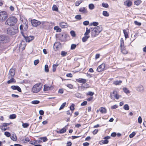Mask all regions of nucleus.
I'll return each mask as SVG.
<instances>
[{
	"instance_id": "f257e3e1",
	"label": "nucleus",
	"mask_w": 146,
	"mask_h": 146,
	"mask_svg": "<svg viewBox=\"0 0 146 146\" xmlns=\"http://www.w3.org/2000/svg\"><path fill=\"white\" fill-rule=\"evenodd\" d=\"M102 31V27L101 26H97L95 27L91 28V36L95 37L98 35Z\"/></svg>"
},
{
	"instance_id": "f03ea898",
	"label": "nucleus",
	"mask_w": 146,
	"mask_h": 146,
	"mask_svg": "<svg viewBox=\"0 0 146 146\" xmlns=\"http://www.w3.org/2000/svg\"><path fill=\"white\" fill-rule=\"evenodd\" d=\"M17 21V19L14 16L9 17L6 21L5 24L10 26L14 25Z\"/></svg>"
},
{
	"instance_id": "7ed1b4c3",
	"label": "nucleus",
	"mask_w": 146,
	"mask_h": 146,
	"mask_svg": "<svg viewBox=\"0 0 146 146\" xmlns=\"http://www.w3.org/2000/svg\"><path fill=\"white\" fill-rule=\"evenodd\" d=\"M42 88L41 83H38L34 85L33 86L31 91L32 92L36 93L39 92Z\"/></svg>"
},
{
	"instance_id": "20e7f679",
	"label": "nucleus",
	"mask_w": 146,
	"mask_h": 146,
	"mask_svg": "<svg viewBox=\"0 0 146 146\" xmlns=\"http://www.w3.org/2000/svg\"><path fill=\"white\" fill-rule=\"evenodd\" d=\"M8 17L7 13L5 11H2L0 12V22L5 21Z\"/></svg>"
},
{
	"instance_id": "39448f33",
	"label": "nucleus",
	"mask_w": 146,
	"mask_h": 146,
	"mask_svg": "<svg viewBox=\"0 0 146 146\" xmlns=\"http://www.w3.org/2000/svg\"><path fill=\"white\" fill-rule=\"evenodd\" d=\"M18 31L17 29H14L12 27L8 28L7 30V33L9 35H13L17 33Z\"/></svg>"
},
{
	"instance_id": "423d86ee",
	"label": "nucleus",
	"mask_w": 146,
	"mask_h": 146,
	"mask_svg": "<svg viewBox=\"0 0 146 146\" xmlns=\"http://www.w3.org/2000/svg\"><path fill=\"white\" fill-rule=\"evenodd\" d=\"M110 96L111 99L114 98L118 100L121 97V96L118 94V93L116 91L114 90L112 94H110Z\"/></svg>"
},
{
	"instance_id": "0eeeda50",
	"label": "nucleus",
	"mask_w": 146,
	"mask_h": 146,
	"mask_svg": "<svg viewBox=\"0 0 146 146\" xmlns=\"http://www.w3.org/2000/svg\"><path fill=\"white\" fill-rule=\"evenodd\" d=\"M31 23L33 26L36 27L42 23L43 24L45 23L44 22H42V23L36 20H33L31 21Z\"/></svg>"
},
{
	"instance_id": "6e6552de",
	"label": "nucleus",
	"mask_w": 146,
	"mask_h": 146,
	"mask_svg": "<svg viewBox=\"0 0 146 146\" xmlns=\"http://www.w3.org/2000/svg\"><path fill=\"white\" fill-rule=\"evenodd\" d=\"M15 74V69L14 68H11L9 70L8 78L10 79L11 77H13Z\"/></svg>"
},
{
	"instance_id": "1a4fd4ad",
	"label": "nucleus",
	"mask_w": 146,
	"mask_h": 146,
	"mask_svg": "<svg viewBox=\"0 0 146 146\" xmlns=\"http://www.w3.org/2000/svg\"><path fill=\"white\" fill-rule=\"evenodd\" d=\"M105 66V64L102 63L98 67L97 70L98 72H101L104 70Z\"/></svg>"
},
{
	"instance_id": "9d476101",
	"label": "nucleus",
	"mask_w": 146,
	"mask_h": 146,
	"mask_svg": "<svg viewBox=\"0 0 146 146\" xmlns=\"http://www.w3.org/2000/svg\"><path fill=\"white\" fill-rule=\"evenodd\" d=\"M53 89V87L52 86L48 85V84H45L44 85V91H48L51 90Z\"/></svg>"
},
{
	"instance_id": "9b49d317",
	"label": "nucleus",
	"mask_w": 146,
	"mask_h": 146,
	"mask_svg": "<svg viewBox=\"0 0 146 146\" xmlns=\"http://www.w3.org/2000/svg\"><path fill=\"white\" fill-rule=\"evenodd\" d=\"M28 24L21 25L20 26V28L21 30H23L24 31H26L28 29Z\"/></svg>"
},
{
	"instance_id": "f8f14e48",
	"label": "nucleus",
	"mask_w": 146,
	"mask_h": 146,
	"mask_svg": "<svg viewBox=\"0 0 146 146\" xmlns=\"http://www.w3.org/2000/svg\"><path fill=\"white\" fill-rule=\"evenodd\" d=\"M23 36L26 42H30L32 40H33L34 38V37L33 36H25L23 35Z\"/></svg>"
},
{
	"instance_id": "ddd939ff",
	"label": "nucleus",
	"mask_w": 146,
	"mask_h": 146,
	"mask_svg": "<svg viewBox=\"0 0 146 146\" xmlns=\"http://www.w3.org/2000/svg\"><path fill=\"white\" fill-rule=\"evenodd\" d=\"M124 5L128 7L131 6L132 5V2L130 0H127L124 3Z\"/></svg>"
},
{
	"instance_id": "4468645a",
	"label": "nucleus",
	"mask_w": 146,
	"mask_h": 146,
	"mask_svg": "<svg viewBox=\"0 0 146 146\" xmlns=\"http://www.w3.org/2000/svg\"><path fill=\"white\" fill-rule=\"evenodd\" d=\"M7 42L6 40L5 39V36L1 35L0 36V43H6Z\"/></svg>"
},
{
	"instance_id": "2eb2a0df",
	"label": "nucleus",
	"mask_w": 146,
	"mask_h": 146,
	"mask_svg": "<svg viewBox=\"0 0 146 146\" xmlns=\"http://www.w3.org/2000/svg\"><path fill=\"white\" fill-rule=\"evenodd\" d=\"M11 88L13 90H17L19 92H21V88L17 86H11Z\"/></svg>"
},
{
	"instance_id": "dca6fc26",
	"label": "nucleus",
	"mask_w": 146,
	"mask_h": 146,
	"mask_svg": "<svg viewBox=\"0 0 146 146\" xmlns=\"http://www.w3.org/2000/svg\"><path fill=\"white\" fill-rule=\"evenodd\" d=\"M136 90L138 92H143L144 91V89L142 85H140L137 87Z\"/></svg>"
},
{
	"instance_id": "f3484780",
	"label": "nucleus",
	"mask_w": 146,
	"mask_h": 146,
	"mask_svg": "<svg viewBox=\"0 0 146 146\" xmlns=\"http://www.w3.org/2000/svg\"><path fill=\"white\" fill-rule=\"evenodd\" d=\"M26 46L25 42L24 41H22L21 42L19 46L20 48L22 50H24Z\"/></svg>"
},
{
	"instance_id": "a211bd4d",
	"label": "nucleus",
	"mask_w": 146,
	"mask_h": 146,
	"mask_svg": "<svg viewBox=\"0 0 146 146\" xmlns=\"http://www.w3.org/2000/svg\"><path fill=\"white\" fill-rule=\"evenodd\" d=\"M77 81L80 83H85L86 82V79L81 78H79L77 79Z\"/></svg>"
},
{
	"instance_id": "6ab92c4d",
	"label": "nucleus",
	"mask_w": 146,
	"mask_h": 146,
	"mask_svg": "<svg viewBox=\"0 0 146 146\" xmlns=\"http://www.w3.org/2000/svg\"><path fill=\"white\" fill-rule=\"evenodd\" d=\"M99 110L102 113H106L107 112V110L105 108L101 107L100 108Z\"/></svg>"
},
{
	"instance_id": "aec40b11",
	"label": "nucleus",
	"mask_w": 146,
	"mask_h": 146,
	"mask_svg": "<svg viewBox=\"0 0 146 146\" xmlns=\"http://www.w3.org/2000/svg\"><path fill=\"white\" fill-rule=\"evenodd\" d=\"M122 83V81L121 80L115 81L113 82V84L115 85H119Z\"/></svg>"
},
{
	"instance_id": "412c9836",
	"label": "nucleus",
	"mask_w": 146,
	"mask_h": 146,
	"mask_svg": "<svg viewBox=\"0 0 146 146\" xmlns=\"http://www.w3.org/2000/svg\"><path fill=\"white\" fill-rule=\"evenodd\" d=\"M10 79L8 80L7 82V83L8 84H9L11 83L15 82L16 80L13 77H11V78Z\"/></svg>"
},
{
	"instance_id": "4be33fe9",
	"label": "nucleus",
	"mask_w": 146,
	"mask_h": 146,
	"mask_svg": "<svg viewBox=\"0 0 146 146\" xmlns=\"http://www.w3.org/2000/svg\"><path fill=\"white\" fill-rule=\"evenodd\" d=\"M60 25L62 28H65L67 26V24L64 22H61L60 23Z\"/></svg>"
},
{
	"instance_id": "5701e85b",
	"label": "nucleus",
	"mask_w": 146,
	"mask_h": 146,
	"mask_svg": "<svg viewBox=\"0 0 146 146\" xmlns=\"http://www.w3.org/2000/svg\"><path fill=\"white\" fill-rule=\"evenodd\" d=\"M28 24L27 20L25 18L22 19L21 20V25Z\"/></svg>"
},
{
	"instance_id": "b1692460",
	"label": "nucleus",
	"mask_w": 146,
	"mask_h": 146,
	"mask_svg": "<svg viewBox=\"0 0 146 146\" xmlns=\"http://www.w3.org/2000/svg\"><path fill=\"white\" fill-rule=\"evenodd\" d=\"M91 31V28L90 29H88V28H86V32L84 33V35L89 36V35Z\"/></svg>"
},
{
	"instance_id": "393cba45",
	"label": "nucleus",
	"mask_w": 146,
	"mask_h": 146,
	"mask_svg": "<svg viewBox=\"0 0 146 146\" xmlns=\"http://www.w3.org/2000/svg\"><path fill=\"white\" fill-rule=\"evenodd\" d=\"M89 37L90 36L85 35V36L82 38V40L83 42H85L87 40Z\"/></svg>"
},
{
	"instance_id": "a878e982",
	"label": "nucleus",
	"mask_w": 146,
	"mask_h": 146,
	"mask_svg": "<svg viewBox=\"0 0 146 146\" xmlns=\"http://www.w3.org/2000/svg\"><path fill=\"white\" fill-rule=\"evenodd\" d=\"M66 131V129L65 128H63L60 130L57 131L58 133H62L65 132Z\"/></svg>"
},
{
	"instance_id": "bb28decb",
	"label": "nucleus",
	"mask_w": 146,
	"mask_h": 146,
	"mask_svg": "<svg viewBox=\"0 0 146 146\" xmlns=\"http://www.w3.org/2000/svg\"><path fill=\"white\" fill-rule=\"evenodd\" d=\"M121 52L123 54H126L127 53V51L124 49V47H121Z\"/></svg>"
},
{
	"instance_id": "cd10ccee",
	"label": "nucleus",
	"mask_w": 146,
	"mask_h": 146,
	"mask_svg": "<svg viewBox=\"0 0 146 146\" xmlns=\"http://www.w3.org/2000/svg\"><path fill=\"white\" fill-rule=\"evenodd\" d=\"M11 138L13 141H16L17 140L16 136L15 134H13L11 136Z\"/></svg>"
},
{
	"instance_id": "c85d7f7f",
	"label": "nucleus",
	"mask_w": 146,
	"mask_h": 146,
	"mask_svg": "<svg viewBox=\"0 0 146 146\" xmlns=\"http://www.w3.org/2000/svg\"><path fill=\"white\" fill-rule=\"evenodd\" d=\"M79 11L83 13H86V11L84 7L81 8L79 9Z\"/></svg>"
},
{
	"instance_id": "c756f323",
	"label": "nucleus",
	"mask_w": 146,
	"mask_h": 146,
	"mask_svg": "<svg viewBox=\"0 0 146 146\" xmlns=\"http://www.w3.org/2000/svg\"><path fill=\"white\" fill-rule=\"evenodd\" d=\"M102 15L105 17H108L109 16V14L107 11H104L102 13Z\"/></svg>"
},
{
	"instance_id": "7c9ffc66",
	"label": "nucleus",
	"mask_w": 146,
	"mask_h": 146,
	"mask_svg": "<svg viewBox=\"0 0 146 146\" xmlns=\"http://www.w3.org/2000/svg\"><path fill=\"white\" fill-rule=\"evenodd\" d=\"M74 96L76 97L77 98H81L82 97V95L78 93H76L74 94Z\"/></svg>"
},
{
	"instance_id": "2f4dec72",
	"label": "nucleus",
	"mask_w": 146,
	"mask_h": 146,
	"mask_svg": "<svg viewBox=\"0 0 146 146\" xmlns=\"http://www.w3.org/2000/svg\"><path fill=\"white\" fill-rule=\"evenodd\" d=\"M58 64H54L52 66V71L55 72L56 70V68Z\"/></svg>"
},
{
	"instance_id": "473e14b6",
	"label": "nucleus",
	"mask_w": 146,
	"mask_h": 146,
	"mask_svg": "<svg viewBox=\"0 0 146 146\" xmlns=\"http://www.w3.org/2000/svg\"><path fill=\"white\" fill-rule=\"evenodd\" d=\"M124 46V40L123 38H121L120 40V48Z\"/></svg>"
},
{
	"instance_id": "72a5a7b5",
	"label": "nucleus",
	"mask_w": 146,
	"mask_h": 146,
	"mask_svg": "<svg viewBox=\"0 0 146 146\" xmlns=\"http://www.w3.org/2000/svg\"><path fill=\"white\" fill-rule=\"evenodd\" d=\"M109 141L108 140L105 139L104 140H102L100 142V144H106L108 143Z\"/></svg>"
},
{
	"instance_id": "f704fd0d",
	"label": "nucleus",
	"mask_w": 146,
	"mask_h": 146,
	"mask_svg": "<svg viewBox=\"0 0 146 146\" xmlns=\"http://www.w3.org/2000/svg\"><path fill=\"white\" fill-rule=\"evenodd\" d=\"M94 6L93 4L91 3L89 5V9L90 10H92L94 8Z\"/></svg>"
},
{
	"instance_id": "c9c22d12",
	"label": "nucleus",
	"mask_w": 146,
	"mask_h": 146,
	"mask_svg": "<svg viewBox=\"0 0 146 146\" xmlns=\"http://www.w3.org/2000/svg\"><path fill=\"white\" fill-rule=\"evenodd\" d=\"M52 10L54 11H57L58 10V9L56 5H54L52 7Z\"/></svg>"
},
{
	"instance_id": "e433bc0d",
	"label": "nucleus",
	"mask_w": 146,
	"mask_h": 146,
	"mask_svg": "<svg viewBox=\"0 0 146 146\" xmlns=\"http://www.w3.org/2000/svg\"><path fill=\"white\" fill-rule=\"evenodd\" d=\"M141 2V0H138L134 2V4L137 5H139Z\"/></svg>"
},
{
	"instance_id": "4c0bfd02",
	"label": "nucleus",
	"mask_w": 146,
	"mask_h": 146,
	"mask_svg": "<svg viewBox=\"0 0 146 146\" xmlns=\"http://www.w3.org/2000/svg\"><path fill=\"white\" fill-rule=\"evenodd\" d=\"M23 127L24 128H27L29 126V124L28 123H23L22 124Z\"/></svg>"
},
{
	"instance_id": "58836bf2",
	"label": "nucleus",
	"mask_w": 146,
	"mask_h": 146,
	"mask_svg": "<svg viewBox=\"0 0 146 146\" xmlns=\"http://www.w3.org/2000/svg\"><path fill=\"white\" fill-rule=\"evenodd\" d=\"M59 44V43L58 42H55L54 44L53 45V48H56V49H58V44Z\"/></svg>"
},
{
	"instance_id": "ea45409f",
	"label": "nucleus",
	"mask_w": 146,
	"mask_h": 146,
	"mask_svg": "<svg viewBox=\"0 0 146 146\" xmlns=\"http://www.w3.org/2000/svg\"><path fill=\"white\" fill-rule=\"evenodd\" d=\"M16 115L15 114L11 115L9 116V118L11 119H14L16 118Z\"/></svg>"
},
{
	"instance_id": "a19ab883",
	"label": "nucleus",
	"mask_w": 146,
	"mask_h": 146,
	"mask_svg": "<svg viewBox=\"0 0 146 146\" xmlns=\"http://www.w3.org/2000/svg\"><path fill=\"white\" fill-rule=\"evenodd\" d=\"M44 70L46 72H49L48 66V65L46 64L44 66Z\"/></svg>"
},
{
	"instance_id": "79ce46f5",
	"label": "nucleus",
	"mask_w": 146,
	"mask_h": 146,
	"mask_svg": "<svg viewBox=\"0 0 146 146\" xmlns=\"http://www.w3.org/2000/svg\"><path fill=\"white\" fill-rule=\"evenodd\" d=\"M123 108L125 110H128L129 109V107L128 105L127 104L123 106Z\"/></svg>"
},
{
	"instance_id": "37998d69",
	"label": "nucleus",
	"mask_w": 146,
	"mask_h": 146,
	"mask_svg": "<svg viewBox=\"0 0 146 146\" xmlns=\"http://www.w3.org/2000/svg\"><path fill=\"white\" fill-rule=\"evenodd\" d=\"M102 5L104 7L107 8L109 7V5L107 3H102Z\"/></svg>"
},
{
	"instance_id": "c03bdc74",
	"label": "nucleus",
	"mask_w": 146,
	"mask_h": 146,
	"mask_svg": "<svg viewBox=\"0 0 146 146\" xmlns=\"http://www.w3.org/2000/svg\"><path fill=\"white\" fill-rule=\"evenodd\" d=\"M123 91L126 94H128L130 93L129 90L126 88H123Z\"/></svg>"
},
{
	"instance_id": "a18cd8bd",
	"label": "nucleus",
	"mask_w": 146,
	"mask_h": 146,
	"mask_svg": "<svg viewBox=\"0 0 146 146\" xmlns=\"http://www.w3.org/2000/svg\"><path fill=\"white\" fill-rule=\"evenodd\" d=\"M54 29V30H56L57 32H60L61 31V29L57 26L55 27Z\"/></svg>"
},
{
	"instance_id": "49530a36",
	"label": "nucleus",
	"mask_w": 146,
	"mask_h": 146,
	"mask_svg": "<svg viewBox=\"0 0 146 146\" xmlns=\"http://www.w3.org/2000/svg\"><path fill=\"white\" fill-rule=\"evenodd\" d=\"M66 105V102H65L64 103H63L61 105V106H60L59 109V110H60L64 108V107Z\"/></svg>"
},
{
	"instance_id": "de8ad7c7",
	"label": "nucleus",
	"mask_w": 146,
	"mask_h": 146,
	"mask_svg": "<svg viewBox=\"0 0 146 146\" xmlns=\"http://www.w3.org/2000/svg\"><path fill=\"white\" fill-rule=\"evenodd\" d=\"M123 33L124 34L125 37L126 38H128V34L127 32L125 30H123Z\"/></svg>"
},
{
	"instance_id": "09e8293b",
	"label": "nucleus",
	"mask_w": 146,
	"mask_h": 146,
	"mask_svg": "<svg viewBox=\"0 0 146 146\" xmlns=\"http://www.w3.org/2000/svg\"><path fill=\"white\" fill-rule=\"evenodd\" d=\"M75 18L77 20H80L82 19L81 15H77L75 16Z\"/></svg>"
},
{
	"instance_id": "8fccbe9b",
	"label": "nucleus",
	"mask_w": 146,
	"mask_h": 146,
	"mask_svg": "<svg viewBox=\"0 0 146 146\" xmlns=\"http://www.w3.org/2000/svg\"><path fill=\"white\" fill-rule=\"evenodd\" d=\"M136 133L135 132H133L131 133L129 135V137L130 138H133L135 135Z\"/></svg>"
},
{
	"instance_id": "3c124183",
	"label": "nucleus",
	"mask_w": 146,
	"mask_h": 146,
	"mask_svg": "<svg viewBox=\"0 0 146 146\" xmlns=\"http://www.w3.org/2000/svg\"><path fill=\"white\" fill-rule=\"evenodd\" d=\"M40 102L38 100H33L32 101L31 103L34 104H39Z\"/></svg>"
},
{
	"instance_id": "603ef678",
	"label": "nucleus",
	"mask_w": 146,
	"mask_h": 146,
	"mask_svg": "<svg viewBox=\"0 0 146 146\" xmlns=\"http://www.w3.org/2000/svg\"><path fill=\"white\" fill-rule=\"evenodd\" d=\"M71 35L73 37H75L76 36V34L75 32L73 31H71L70 32Z\"/></svg>"
},
{
	"instance_id": "864d4df0",
	"label": "nucleus",
	"mask_w": 146,
	"mask_h": 146,
	"mask_svg": "<svg viewBox=\"0 0 146 146\" xmlns=\"http://www.w3.org/2000/svg\"><path fill=\"white\" fill-rule=\"evenodd\" d=\"M94 94V93L91 92H88L87 93L86 95H89L91 96H93Z\"/></svg>"
},
{
	"instance_id": "5fc2aeb1",
	"label": "nucleus",
	"mask_w": 146,
	"mask_h": 146,
	"mask_svg": "<svg viewBox=\"0 0 146 146\" xmlns=\"http://www.w3.org/2000/svg\"><path fill=\"white\" fill-rule=\"evenodd\" d=\"M67 54V52H66L64 51H62L61 52V55L63 57L65 56H66Z\"/></svg>"
},
{
	"instance_id": "6e6d98bb",
	"label": "nucleus",
	"mask_w": 146,
	"mask_h": 146,
	"mask_svg": "<svg viewBox=\"0 0 146 146\" xmlns=\"http://www.w3.org/2000/svg\"><path fill=\"white\" fill-rule=\"evenodd\" d=\"M4 134L7 137H9L11 135L10 133L7 131L5 132Z\"/></svg>"
},
{
	"instance_id": "4d7b16f0",
	"label": "nucleus",
	"mask_w": 146,
	"mask_h": 146,
	"mask_svg": "<svg viewBox=\"0 0 146 146\" xmlns=\"http://www.w3.org/2000/svg\"><path fill=\"white\" fill-rule=\"evenodd\" d=\"M74 104H72V105L70 106V109L71 111H73L74 110Z\"/></svg>"
},
{
	"instance_id": "13d9d810",
	"label": "nucleus",
	"mask_w": 146,
	"mask_h": 146,
	"mask_svg": "<svg viewBox=\"0 0 146 146\" xmlns=\"http://www.w3.org/2000/svg\"><path fill=\"white\" fill-rule=\"evenodd\" d=\"M89 22L88 21H84L83 23V24L84 25H87L89 24Z\"/></svg>"
},
{
	"instance_id": "bf43d9fd",
	"label": "nucleus",
	"mask_w": 146,
	"mask_h": 146,
	"mask_svg": "<svg viewBox=\"0 0 146 146\" xmlns=\"http://www.w3.org/2000/svg\"><path fill=\"white\" fill-rule=\"evenodd\" d=\"M76 47V45L73 44L71 45V50L74 49Z\"/></svg>"
},
{
	"instance_id": "052dcab7",
	"label": "nucleus",
	"mask_w": 146,
	"mask_h": 146,
	"mask_svg": "<svg viewBox=\"0 0 146 146\" xmlns=\"http://www.w3.org/2000/svg\"><path fill=\"white\" fill-rule=\"evenodd\" d=\"M138 122L139 123H141L142 121V119L141 116L139 117L138 118Z\"/></svg>"
},
{
	"instance_id": "680f3d73",
	"label": "nucleus",
	"mask_w": 146,
	"mask_h": 146,
	"mask_svg": "<svg viewBox=\"0 0 146 146\" xmlns=\"http://www.w3.org/2000/svg\"><path fill=\"white\" fill-rule=\"evenodd\" d=\"M66 86L70 89H72L73 88V86L71 84H68Z\"/></svg>"
},
{
	"instance_id": "e2e57ef3",
	"label": "nucleus",
	"mask_w": 146,
	"mask_h": 146,
	"mask_svg": "<svg viewBox=\"0 0 146 146\" xmlns=\"http://www.w3.org/2000/svg\"><path fill=\"white\" fill-rule=\"evenodd\" d=\"M11 124V123H3V125L1 126H3V127H6V126H7L8 125H9V124Z\"/></svg>"
},
{
	"instance_id": "0e129e2a",
	"label": "nucleus",
	"mask_w": 146,
	"mask_h": 146,
	"mask_svg": "<svg viewBox=\"0 0 146 146\" xmlns=\"http://www.w3.org/2000/svg\"><path fill=\"white\" fill-rule=\"evenodd\" d=\"M135 24L137 25L138 26H140L141 25V23L140 22H139L137 21H134Z\"/></svg>"
},
{
	"instance_id": "69168bd1",
	"label": "nucleus",
	"mask_w": 146,
	"mask_h": 146,
	"mask_svg": "<svg viewBox=\"0 0 146 146\" xmlns=\"http://www.w3.org/2000/svg\"><path fill=\"white\" fill-rule=\"evenodd\" d=\"M87 103V102L86 101H85L83 102L82 103H81V106H85L86 105Z\"/></svg>"
},
{
	"instance_id": "338daca9",
	"label": "nucleus",
	"mask_w": 146,
	"mask_h": 146,
	"mask_svg": "<svg viewBox=\"0 0 146 146\" xmlns=\"http://www.w3.org/2000/svg\"><path fill=\"white\" fill-rule=\"evenodd\" d=\"M39 62V60H34V64L35 65H36L37 64H38Z\"/></svg>"
},
{
	"instance_id": "774afa93",
	"label": "nucleus",
	"mask_w": 146,
	"mask_h": 146,
	"mask_svg": "<svg viewBox=\"0 0 146 146\" xmlns=\"http://www.w3.org/2000/svg\"><path fill=\"white\" fill-rule=\"evenodd\" d=\"M98 129H95L93 132V134L94 135L98 133Z\"/></svg>"
}]
</instances>
